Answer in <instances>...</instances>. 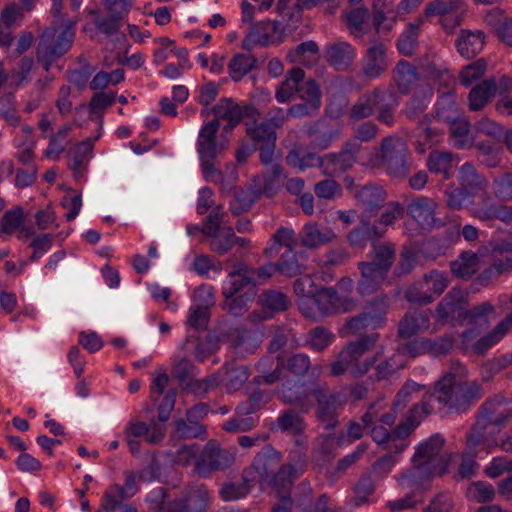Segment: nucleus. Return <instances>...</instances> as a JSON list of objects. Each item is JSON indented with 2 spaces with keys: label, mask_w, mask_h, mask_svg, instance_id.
<instances>
[{
  "label": "nucleus",
  "mask_w": 512,
  "mask_h": 512,
  "mask_svg": "<svg viewBox=\"0 0 512 512\" xmlns=\"http://www.w3.org/2000/svg\"><path fill=\"white\" fill-rule=\"evenodd\" d=\"M466 374L464 366L461 364L454 366L436 382L433 394L425 396L409 409L405 419L394 432L388 431L383 425L372 427L373 440L385 445L384 448L390 452L402 453L409 445L407 438L418 427L422 419L432 413V398H435L449 412L467 411L482 397V388L477 381H467Z\"/></svg>",
  "instance_id": "obj_1"
},
{
  "label": "nucleus",
  "mask_w": 512,
  "mask_h": 512,
  "mask_svg": "<svg viewBox=\"0 0 512 512\" xmlns=\"http://www.w3.org/2000/svg\"><path fill=\"white\" fill-rule=\"evenodd\" d=\"M280 461L279 453L273 449L263 450L255 456L252 465L244 470L243 478L248 483L259 484L261 489L270 487L280 492L291 488L294 480L304 473L306 463L303 461L298 466H280Z\"/></svg>",
  "instance_id": "obj_2"
},
{
  "label": "nucleus",
  "mask_w": 512,
  "mask_h": 512,
  "mask_svg": "<svg viewBox=\"0 0 512 512\" xmlns=\"http://www.w3.org/2000/svg\"><path fill=\"white\" fill-rule=\"evenodd\" d=\"M445 440L440 434H433L416 447L412 458V468L397 477L402 488L422 486L431 475H443L448 472L450 455H443Z\"/></svg>",
  "instance_id": "obj_3"
},
{
  "label": "nucleus",
  "mask_w": 512,
  "mask_h": 512,
  "mask_svg": "<svg viewBox=\"0 0 512 512\" xmlns=\"http://www.w3.org/2000/svg\"><path fill=\"white\" fill-rule=\"evenodd\" d=\"M512 416L510 403L503 397H495L486 401L480 415L468 435L469 449H493L496 444L495 434Z\"/></svg>",
  "instance_id": "obj_4"
},
{
  "label": "nucleus",
  "mask_w": 512,
  "mask_h": 512,
  "mask_svg": "<svg viewBox=\"0 0 512 512\" xmlns=\"http://www.w3.org/2000/svg\"><path fill=\"white\" fill-rule=\"evenodd\" d=\"M288 403H294L302 412H308L317 403L316 417L326 429L337 424V409L345 403L341 393H330L324 386L315 385L308 392L297 391L295 396L284 394Z\"/></svg>",
  "instance_id": "obj_5"
},
{
  "label": "nucleus",
  "mask_w": 512,
  "mask_h": 512,
  "mask_svg": "<svg viewBox=\"0 0 512 512\" xmlns=\"http://www.w3.org/2000/svg\"><path fill=\"white\" fill-rule=\"evenodd\" d=\"M379 337V333H372L349 341L339 352L337 359L331 363V375L340 376L344 373H349L353 377L366 375L371 370L373 362V359L366 354L375 346Z\"/></svg>",
  "instance_id": "obj_6"
},
{
  "label": "nucleus",
  "mask_w": 512,
  "mask_h": 512,
  "mask_svg": "<svg viewBox=\"0 0 512 512\" xmlns=\"http://www.w3.org/2000/svg\"><path fill=\"white\" fill-rule=\"evenodd\" d=\"M353 290L354 281L349 277H342L335 286L320 288L313 305L321 317L351 312L356 307V300L352 297Z\"/></svg>",
  "instance_id": "obj_7"
},
{
  "label": "nucleus",
  "mask_w": 512,
  "mask_h": 512,
  "mask_svg": "<svg viewBox=\"0 0 512 512\" xmlns=\"http://www.w3.org/2000/svg\"><path fill=\"white\" fill-rule=\"evenodd\" d=\"M294 243V230L281 227L272 235L268 246L264 249V255L267 258H273L278 253L280 247H287V250L275 264L277 272L288 277L296 276L302 272V265L299 263L296 252L294 251Z\"/></svg>",
  "instance_id": "obj_8"
},
{
  "label": "nucleus",
  "mask_w": 512,
  "mask_h": 512,
  "mask_svg": "<svg viewBox=\"0 0 512 512\" xmlns=\"http://www.w3.org/2000/svg\"><path fill=\"white\" fill-rule=\"evenodd\" d=\"M408 149L405 141L396 136H389L382 140L380 151L371 164L384 167L393 177H405L410 169L407 161Z\"/></svg>",
  "instance_id": "obj_9"
},
{
  "label": "nucleus",
  "mask_w": 512,
  "mask_h": 512,
  "mask_svg": "<svg viewBox=\"0 0 512 512\" xmlns=\"http://www.w3.org/2000/svg\"><path fill=\"white\" fill-rule=\"evenodd\" d=\"M389 298L378 296L367 302L363 311L349 318L345 328L349 335H361L367 330H377L385 326L389 309Z\"/></svg>",
  "instance_id": "obj_10"
},
{
  "label": "nucleus",
  "mask_w": 512,
  "mask_h": 512,
  "mask_svg": "<svg viewBox=\"0 0 512 512\" xmlns=\"http://www.w3.org/2000/svg\"><path fill=\"white\" fill-rule=\"evenodd\" d=\"M236 458L232 449H224L215 440L208 441L195 461V472L204 478L210 477L214 472L230 468Z\"/></svg>",
  "instance_id": "obj_11"
},
{
  "label": "nucleus",
  "mask_w": 512,
  "mask_h": 512,
  "mask_svg": "<svg viewBox=\"0 0 512 512\" xmlns=\"http://www.w3.org/2000/svg\"><path fill=\"white\" fill-rule=\"evenodd\" d=\"M165 433V424H159L154 420L145 423L131 419L124 427L122 437L130 452L136 455L140 453L141 438L151 445H157L163 441Z\"/></svg>",
  "instance_id": "obj_12"
},
{
  "label": "nucleus",
  "mask_w": 512,
  "mask_h": 512,
  "mask_svg": "<svg viewBox=\"0 0 512 512\" xmlns=\"http://www.w3.org/2000/svg\"><path fill=\"white\" fill-rule=\"evenodd\" d=\"M158 496L162 499V512H205L212 500V494L204 484L189 486L185 498L173 502H166L163 488L158 489Z\"/></svg>",
  "instance_id": "obj_13"
},
{
  "label": "nucleus",
  "mask_w": 512,
  "mask_h": 512,
  "mask_svg": "<svg viewBox=\"0 0 512 512\" xmlns=\"http://www.w3.org/2000/svg\"><path fill=\"white\" fill-rule=\"evenodd\" d=\"M202 233L211 238L210 249L219 254H226L234 246V231L224 224V213L217 207L205 219Z\"/></svg>",
  "instance_id": "obj_14"
},
{
  "label": "nucleus",
  "mask_w": 512,
  "mask_h": 512,
  "mask_svg": "<svg viewBox=\"0 0 512 512\" xmlns=\"http://www.w3.org/2000/svg\"><path fill=\"white\" fill-rule=\"evenodd\" d=\"M466 13L467 5L463 0H433L425 8V15L438 16L446 29L459 25Z\"/></svg>",
  "instance_id": "obj_15"
},
{
  "label": "nucleus",
  "mask_w": 512,
  "mask_h": 512,
  "mask_svg": "<svg viewBox=\"0 0 512 512\" xmlns=\"http://www.w3.org/2000/svg\"><path fill=\"white\" fill-rule=\"evenodd\" d=\"M73 43V34H42L37 57L44 63V69L48 71L56 58L65 54Z\"/></svg>",
  "instance_id": "obj_16"
},
{
  "label": "nucleus",
  "mask_w": 512,
  "mask_h": 512,
  "mask_svg": "<svg viewBox=\"0 0 512 512\" xmlns=\"http://www.w3.org/2000/svg\"><path fill=\"white\" fill-rule=\"evenodd\" d=\"M250 292H255V295L257 294L255 272L246 266H241L228 273L222 283V295L227 300L238 294Z\"/></svg>",
  "instance_id": "obj_17"
},
{
  "label": "nucleus",
  "mask_w": 512,
  "mask_h": 512,
  "mask_svg": "<svg viewBox=\"0 0 512 512\" xmlns=\"http://www.w3.org/2000/svg\"><path fill=\"white\" fill-rule=\"evenodd\" d=\"M360 150V144L355 141L348 142L338 154H328L321 161L323 174L336 176L352 167L356 161V155Z\"/></svg>",
  "instance_id": "obj_18"
},
{
  "label": "nucleus",
  "mask_w": 512,
  "mask_h": 512,
  "mask_svg": "<svg viewBox=\"0 0 512 512\" xmlns=\"http://www.w3.org/2000/svg\"><path fill=\"white\" fill-rule=\"evenodd\" d=\"M261 395L254 394L250 397L247 405L237 407L236 415L227 420L222 428L229 433L246 432L256 426V420L247 414L255 413L259 409Z\"/></svg>",
  "instance_id": "obj_19"
},
{
  "label": "nucleus",
  "mask_w": 512,
  "mask_h": 512,
  "mask_svg": "<svg viewBox=\"0 0 512 512\" xmlns=\"http://www.w3.org/2000/svg\"><path fill=\"white\" fill-rule=\"evenodd\" d=\"M466 305V294L461 289H452L436 308L438 321L448 323L456 317H461L466 313Z\"/></svg>",
  "instance_id": "obj_20"
},
{
  "label": "nucleus",
  "mask_w": 512,
  "mask_h": 512,
  "mask_svg": "<svg viewBox=\"0 0 512 512\" xmlns=\"http://www.w3.org/2000/svg\"><path fill=\"white\" fill-rule=\"evenodd\" d=\"M220 124L218 120H211L204 124L200 129L197 140V152L199 158H215L225 149V145L218 143L216 135L219 131Z\"/></svg>",
  "instance_id": "obj_21"
},
{
  "label": "nucleus",
  "mask_w": 512,
  "mask_h": 512,
  "mask_svg": "<svg viewBox=\"0 0 512 512\" xmlns=\"http://www.w3.org/2000/svg\"><path fill=\"white\" fill-rule=\"evenodd\" d=\"M282 168L278 164H272L261 176H256L253 180L254 187L252 189L253 198L265 195L273 197L282 187Z\"/></svg>",
  "instance_id": "obj_22"
},
{
  "label": "nucleus",
  "mask_w": 512,
  "mask_h": 512,
  "mask_svg": "<svg viewBox=\"0 0 512 512\" xmlns=\"http://www.w3.org/2000/svg\"><path fill=\"white\" fill-rule=\"evenodd\" d=\"M388 68L386 47L382 43H373L362 60L363 74L370 79L380 77Z\"/></svg>",
  "instance_id": "obj_23"
},
{
  "label": "nucleus",
  "mask_w": 512,
  "mask_h": 512,
  "mask_svg": "<svg viewBox=\"0 0 512 512\" xmlns=\"http://www.w3.org/2000/svg\"><path fill=\"white\" fill-rule=\"evenodd\" d=\"M437 202L429 197L419 196L407 206V213L421 227L431 228L435 224Z\"/></svg>",
  "instance_id": "obj_24"
},
{
  "label": "nucleus",
  "mask_w": 512,
  "mask_h": 512,
  "mask_svg": "<svg viewBox=\"0 0 512 512\" xmlns=\"http://www.w3.org/2000/svg\"><path fill=\"white\" fill-rule=\"evenodd\" d=\"M284 356L268 355L263 357L257 364L258 375L256 382L258 384L270 385L281 379H284Z\"/></svg>",
  "instance_id": "obj_25"
},
{
  "label": "nucleus",
  "mask_w": 512,
  "mask_h": 512,
  "mask_svg": "<svg viewBox=\"0 0 512 512\" xmlns=\"http://www.w3.org/2000/svg\"><path fill=\"white\" fill-rule=\"evenodd\" d=\"M210 113L215 116L214 120H218L219 124L220 120L228 122V125L224 128L225 131L235 127L243 117L242 108L230 98H222L211 110L203 109L201 111L204 117H207Z\"/></svg>",
  "instance_id": "obj_26"
},
{
  "label": "nucleus",
  "mask_w": 512,
  "mask_h": 512,
  "mask_svg": "<svg viewBox=\"0 0 512 512\" xmlns=\"http://www.w3.org/2000/svg\"><path fill=\"white\" fill-rule=\"evenodd\" d=\"M386 98H391V93L378 89L362 95L352 106L349 118L358 121L371 116L377 106L385 101Z\"/></svg>",
  "instance_id": "obj_27"
},
{
  "label": "nucleus",
  "mask_w": 512,
  "mask_h": 512,
  "mask_svg": "<svg viewBox=\"0 0 512 512\" xmlns=\"http://www.w3.org/2000/svg\"><path fill=\"white\" fill-rule=\"evenodd\" d=\"M361 277L357 284V291L360 295H371L377 291L387 277V273L379 270L372 264L358 263Z\"/></svg>",
  "instance_id": "obj_28"
},
{
  "label": "nucleus",
  "mask_w": 512,
  "mask_h": 512,
  "mask_svg": "<svg viewBox=\"0 0 512 512\" xmlns=\"http://www.w3.org/2000/svg\"><path fill=\"white\" fill-rule=\"evenodd\" d=\"M430 326L429 311L408 312L399 324L398 333L402 338H410L427 331Z\"/></svg>",
  "instance_id": "obj_29"
},
{
  "label": "nucleus",
  "mask_w": 512,
  "mask_h": 512,
  "mask_svg": "<svg viewBox=\"0 0 512 512\" xmlns=\"http://www.w3.org/2000/svg\"><path fill=\"white\" fill-rule=\"evenodd\" d=\"M512 330V311L487 335L473 345L474 353L483 354L498 344Z\"/></svg>",
  "instance_id": "obj_30"
},
{
  "label": "nucleus",
  "mask_w": 512,
  "mask_h": 512,
  "mask_svg": "<svg viewBox=\"0 0 512 512\" xmlns=\"http://www.w3.org/2000/svg\"><path fill=\"white\" fill-rule=\"evenodd\" d=\"M326 60L336 69L345 70L353 62L355 51L352 46L346 42L336 43L325 48Z\"/></svg>",
  "instance_id": "obj_31"
},
{
  "label": "nucleus",
  "mask_w": 512,
  "mask_h": 512,
  "mask_svg": "<svg viewBox=\"0 0 512 512\" xmlns=\"http://www.w3.org/2000/svg\"><path fill=\"white\" fill-rule=\"evenodd\" d=\"M299 238L304 247L315 249L331 242L335 234L331 229H320L316 223H308L301 230Z\"/></svg>",
  "instance_id": "obj_32"
},
{
  "label": "nucleus",
  "mask_w": 512,
  "mask_h": 512,
  "mask_svg": "<svg viewBox=\"0 0 512 512\" xmlns=\"http://www.w3.org/2000/svg\"><path fill=\"white\" fill-rule=\"evenodd\" d=\"M395 356V354L385 356L383 347H380L377 352L370 356V359H373L371 369L374 370V379L378 381L387 379L402 367V364L396 362Z\"/></svg>",
  "instance_id": "obj_33"
},
{
  "label": "nucleus",
  "mask_w": 512,
  "mask_h": 512,
  "mask_svg": "<svg viewBox=\"0 0 512 512\" xmlns=\"http://www.w3.org/2000/svg\"><path fill=\"white\" fill-rule=\"evenodd\" d=\"M395 248L389 243H373L370 252V260L363 261L372 264L379 270L388 274L395 260Z\"/></svg>",
  "instance_id": "obj_34"
},
{
  "label": "nucleus",
  "mask_w": 512,
  "mask_h": 512,
  "mask_svg": "<svg viewBox=\"0 0 512 512\" xmlns=\"http://www.w3.org/2000/svg\"><path fill=\"white\" fill-rule=\"evenodd\" d=\"M99 138L100 133L95 137H89L74 146L72 150L73 157L69 163V168L75 173V175H80L83 172L86 163L92 157L94 144Z\"/></svg>",
  "instance_id": "obj_35"
},
{
  "label": "nucleus",
  "mask_w": 512,
  "mask_h": 512,
  "mask_svg": "<svg viewBox=\"0 0 512 512\" xmlns=\"http://www.w3.org/2000/svg\"><path fill=\"white\" fill-rule=\"evenodd\" d=\"M305 72L301 68L291 69L286 79L276 90L275 98L279 103L289 102L297 93L299 84L304 80Z\"/></svg>",
  "instance_id": "obj_36"
},
{
  "label": "nucleus",
  "mask_w": 512,
  "mask_h": 512,
  "mask_svg": "<svg viewBox=\"0 0 512 512\" xmlns=\"http://www.w3.org/2000/svg\"><path fill=\"white\" fill-rule=\"evenodd\" d=\"M496 82L486 79L474 87L469 93V108L473 111L481 110L495 95Z\"/></svg>",
  "instance_id": "obj_37"
},
{
  "label": "nucleus",
  "mask_w": 512,
  "mask_h": 512,
  "mask_svg": "<svg viewBox=\"0 0 512 512\" xmlns=\"http://www.w3.org/2000/svg\"><path fill=\"white\" fill-rule=\"evenodd\" d=\"M451 140L455 147L467 149L472 147L473 138L470 134V123L461 115L458 119L448 123Z\"/></svg>",
  "instance_id": "obj_38"
},
{
  "label": "nucleus",
  "mask_w": 512,
  "mask_h": 512,
  "mask_svg": "<svg viewBox=\"0 0 512 512\" xmlns=\"http://www.w3.org/2000/svg\"><path fill=\"white\" fill-rule=\"evenodd\" d=\"M257 65V59L251 54L237 53L228 63V73L235 82L241 81Z\"/></svg>",
  "instance_id": "obj_39"
},
{
  "label": "nucleus",
  "mask_w": 512,
  "mask_h": 512,
  "mask_svg": "<svg viewBox=\"0 0 512 512\" xmlns=\"http://www.w3.org/2000/svg\"><path fill=\"white\" fill-rule=\"evenodd\" d=\"M431 119L426 115L418 124L417 151L421 154L425 153L428 147L436 145L441 138V134L436 128L430 127Z\"/></svg>",
  "instance_id": "obj_40"
},
{
  "label": "nucleus",
  "mask_w": 512,
  "mask_h": 512,
  "mask_svg": "<svg viewBox=\"0 0 512 512\" xmlns=\"http://www.w3.org/2000/svg\"><path fill=\"white\" fill-rule=\"evenodd\" d=\"M480 268L479 258L473 252H463L455 261L451 263V271L461 279H469Z\"/></svg>",
  "instance_id": "obj_41"
},
{
  "label": "nucleus",
  "mask_w": 512,
  "mask_h": 512,
  "mask_svg": "<svg viewBox=\"0 0 512 512\" xmlns=\"http://www.w3.org/2000/svg\"><path fill=\"white\" fill-rule=\"evenodd\" d=\"M294 291L297 295L306 298V302L301 305V310L306 317H315V314L310 311L309 308H306L304 305L306 304H314L315 295L318 293L319 289L315 286L314 280L310 275H304L298 278L294 282Z\"/></svg>",
  "instance_id": "obj_42"
},
{
  "label": "nucleus",
  "mask_w": 512,
  "mask_h": 512,
  "mask_svg": "<svg viewBox=\"0 0 512 512\" xmlns=\"http://www.w3.org/2000/svg\"><path fill=\"white\" fill-rule=\"evenodd\" d=\"M72 129V124L65 123L55 133H52L49 136L48 146L44 150L43 156L47 159L59 160L61 154L65 151L64 141Z\"/></svg>",
  "instance_id": "obj_43"
},
{
  "label": "nucleus",
  "mask_w": 512,
  "mask_h": 512,
  "mask_svg": "<svg viewBox=\"0 0 512 512\" xmlns=\"http://www.w3.org/2000/svg\"><path fill=\"white\" fill-rule=\"evenodd\" d=\"M385 200V192L382 188L374 185L362 187L357 193L359 205L368 213L378 209Z\"/></svg>",
  "instance_id": "obj_44"
},
{
  "label": "nucleus",
  "mask_w": 512,
  "mask_h": 512,
  "mask_svg": "<svg viewBox=\"0 0 512 512\" xmlns=\"http://www.w3.org/2000/svg\"><path fill=\"white\" fill-rule=\"evenodd\" d=\"M220 371H222V385L229 392L236 391L241 388L249 377L247 368L244 366H237L234 364L225 365Z\"/></svg>",
  "instance_id": "obj_45"
},
{
  "label": "nucleus",
  "mask_w": 512,
  "mask_h": 512,
  "mask_svg": "<svg viewBox=\"0 0 512 512\" xmlns=\"http://www.w3.org/2000/svg\"><path fill=\"white\" fill-rule=\"evenodd\" d=\"M394 80L399 91L408 93L418 80L416 68L406 61H400L394 70Z\"/></svg>",
  "instance_id": "obj_46"
},
{
  "label": "nucleus",
  "mask_w": 512,
  "mask_h": 512,
  "mask_svg": "<svg viewBox=\"0 0 512 512\" xmlns=\"http://www.w3.org/2000/svg\"><path fill=\"white\" fill-rule=\"evenodd\" d=\"M232 344L236 349V353L242 357L246 354L253 353L259 346V339L251 331L236 328L232 335Z\"/></svg>",
  "instance_id": "obj_47"
},
{
  "label": "nucleus",
  "mask_w": 512,
  "mask_h": 512,
  "mask_svg": "<svg viewBox=\"0 0 512 512\" xmlns=\"http://www.w3.org/2000/svg\"><path fill=\"white\" fill-rule=\"evenodd\" d=\"M483 34H461L456 41L458 52L465 58L475 57L484 47Z\"/></svg>",
  "instance_id": "obj_48"
},
{
  "label": "nucleus",
  "mask_w": 512,
  "mask_h": 512,
  "mask_svg": "<svg viewBox=\"0 0 512 512\" xmlns=\"http://www.w3.org/2000/svg\"><path fill=\"white\" fill-rule=\"evenodd\" d=\"M453 155L450 152L434 150L430 152L427 166L430 172L442 174L445 180L450 178Z\"/></svg>",
  "instance_id": "obj_49"
},
{
  "label": "nucleus",
  "mask_w": 512,
  "mask_h": 512,
  "mask_svg": "<svg viewBox=\"0 0 512 512\" xmlns=\"http://www.w3.org/2000/svg\"><path fill=\"white\" fill-rule=\"evenodd\" d=\"M466 498L475 503H487L494 500L496 491L492 484L486 481H473L466 489Z\"/></svg>",
  "instance_id": "obj_50"
},
{
  "label": "nucleus",
  "mask_w": 512,
  "mask_h": 512,
  "mask_svg": "<svg viewBox=\"0 0 512 512\" xmlns=\"http://www.w3.org/2000/svg\"><path fill=\"white\" fill-rule=\"evenodd\" d=\"M384 232V229H378L375 225L370 226L368 223H363L349 233L348 240L352 246L362 248L369 240L380 238Z\"/></svg>",
  "instance_id": "obj_51"
},
{
  "label": "nucleus",
  "mask_w": 512,
  "mask_h": 512,
  "mask_svg": "<svg viewBox=\"0 0 512 512\" xmlns=\"http://www.w3.org/2000/svg\"><path fill=\"white\" fill-rule=\"evenodd\" d=\"M288 56L293 62L304 66L313 65L318 59V46L314 41H306L299 44Z\"/></svg>",
  "instance_id": "obj_52"
},
{
  "label": "nucleus",
  "mask_w": 512,
  "mask_h": 512,
  "mask_svg": "<svg viewBox=\"0 0 512 512\" xmlns=\"http://www.w3.org/2000/svg\"><path fill=\"white\" fill-rule=\"evenodd\" d=\"M492 449H483L481 447H477V449H469L468 443L466 444V449L462 455V461L458 467L457 478L465 479L472 477L477 470V463L475 461V457L480 452H484L488 454Z\"/></svg>",
  "instance_id": "obj_53"
},
{
  "label": "nucleus",
  "mask_w": 512,
  "mask_h": 512,
  "mask_svg": "<svg viewBox=\"0 0 512 512\" xmlns=\"http://www.w3.org/2000/svg\"><path fill=\"white\" fill-rule=\"evenodd\" d=\"M433 92L429 87L423 88L420 92H416L411 100L407 103L405 114L409 119H416L419 115L424 112L430 100Z\"/></svg>",
  "instance_id": "obj_54"
},
{
  "label": "nucleus",
  "mask_w": 512,
  "mask_h": 512,
  "mask_svg": "<svg viewBox=\"0 0 512 512\" xmlns=\"http://www.w3.org/2000/svg\"><path fill=\"white\" fill-rule=\"evenodd\" d=\"M462 114L459 111L453 94H444L437 103V121L448 124L458 119Z\"/></svg>",
  "instance_id": "obj_55"
},
{
  "label": "nucleus",
  "mask_w": 512,
  "mask_h": 512,
  "mask_svg": "<svg viewBox=\"0 0 512 512\" xmlns=\"http://www.w3.org/2000/svg\"><path fill=\"white\" fill-rule=\"evenodd\" d=\"M205 434V429L194 419H179L175 422L172 436L177 439L200 438Z\"/></svg>",
  "instance_id": "obj_56"
},
{
  "label": "nucleus",
  "mask_w": 512,
  "mask_h": 512,
  "mask_svg": "<svg viewBox=\"0 0 512 512\" xmlns=\"http://www.w3.org/2000/svg\"><path fill=\"white\" fill-rule=\"evenodd\" d=\"M461 186L465 189H482L486 185L485 178L478 174L475 167L471 163H464L458 176Z\"/></svg>",
  "instance_id": "obj_57"
},
{
  "label": "nucleus",
  "mask_w": 512,
  "mask_h": 512,
  "mask_svg": "<svg viewBox=\"0 0 512 512\" xmlns=\"http://www.w3.org/2000/svg\"><path fill=\"white\" fill-rule=\"evenodd\" d=\"M334 334L323 326H317L308 332L307 343L315 351L325 350L334 341Z\"/></svg>",
  "instance_id": "obj_58"
},
{
  "label": "nucleus",
  "mask_w": 512,
  "mask_h": 512,
  "mask_svg": "<svg viewBox=\"0 0 512 512\" xmlns=\"http://www.w3.org/2000/svg\"><path fill=\"white\" fill-rule=\"evenodd\" d=\"M375 491V479L372 477L371 473L363 474L354 488V503L356 506H361L368 503L369 497Z\"/></svg>",
  "instance_id": "obj_59"
},
{
  "label": "nucleus",
  "mask_w": 512,
  "mask_h": 512,
  "mask_svg": "<svg viewBox=\"0 0 512 512\" xmlns=\"http://www.w3.org/2000/svg\"><path fill=\"white\" fill-rule=\"evenodd\" d=\"M342 18L351 30H362L370 18L368 8L360 6L343 11Z\"/></svg>",
  "instance_id": "obj_60"
},
{
  "label": "nucleus",
  "mask_w": 512,
  "mask_h": 512,
  "mask_svg": "<svg viewBox=\"0 0 512 512\" xmlns=\"http://www.w3.org/2000/svg\"><path fill=\"white\" fill-rule=\"evenodd\" d=\"M423 282L429 293L437 298L448 287V276L445 272L432 270L423 276Z\"/></svg>",
  "instance_id": "obj_61"
},
{
  "label": "nucleus",
  "mask_w": 512,
  "mask_h": 512,
  "mask_svg": "<svg viewBox=\"0 0 512 512\" xmlns=\"http://www.w3.org/2000/svg\"><path fill=\"white\" fill-rule=\"evenodd\" d=\"M255 292L247 294H238L229 300L225 299L223 308L232 316H242L249 309L250 303L255 298Z\"/></svg>",
  "instance_id": "obj_62"
},
{
  "label": "nucleus",
  "mask_w": 512,
  "mask_h": 512,
  "mask_svg": "<svg viewBox=\"0 0 512 512\" xmlns=\"http://www.w3.org/2000/svg\"><path fill=\"white\" fill-rule=\"evenodd\" d=\"M485 22L497 32H512V16L499 8L490 10L485 16Z\"/></svg>",
  "instance_id": "obj_63"
},
{
  "label": "nucleus",
  "mask_w": 512,
  "mask_h": 512,
  "mask_svg": "<svg viewBox=\"0 0 512 512\" xmlns=\"http://www.w3.org/2000/svg\"><path fill=\"white\" fill-rule=\"evenodd\" d=\"M492 191L494 196L502 201L512 199V174L509 172L502 173L494 177L492 181Z\"/></svg>",
  "instance_id": "obj_64"
}]
</instances>
